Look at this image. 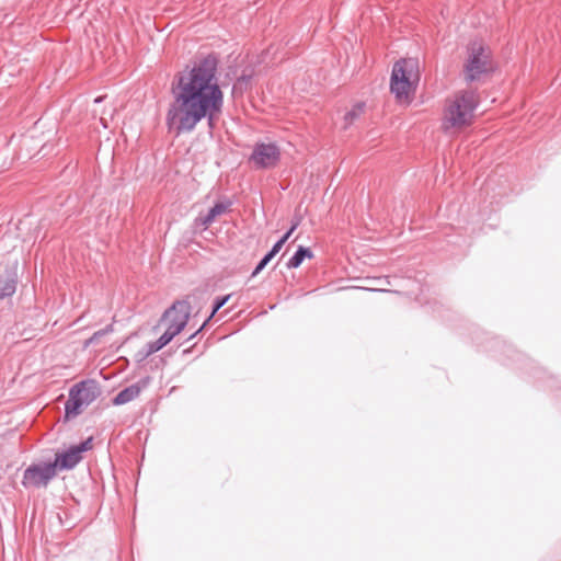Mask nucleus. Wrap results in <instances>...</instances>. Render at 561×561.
Segmentation results:
<instances>
[{
  "label": "nucleus",
  "mask_w": 561,
  "mask_h": 561,
  "mask_svg": "<svg viewBox=\"0 0 561 561\" xmlns=\"http://www.w3.org/2000/svg\"><path fill=\"white\" fill-rule=\"evenodd\" d=\"M219 55H201L183 71L175 75L171 87L173 101L165 124L176 136L192 133L206 121L211 133L224 111L225 94L218 80Z\"/></svg>",
  "instance_id": "f257e3e1"
},
{
  "label": "nucleus",
  "mask_w": 561,
  "mask_h": 561,
  "mask_svg": "<svg viewBox=\"0 0 561 561\" xmlns=\"http://www.w3.org/2000/svg\"><path fill=\"white\" fill-rule=\"evenodd\" d=\"M102 394V389L95 379H83L69 389L68 400L64 407V420L71 421Z\"/></svg>",
  "instance_id": "f03ea898"
},
{
  "label": "nucleus",
  "mask_w": 561,
  "mask_h": 561,
  "mask_svg": "<svg viewBox=\"0 0 561 561\" xmlns=\"http://www.w3.org/2000/svg\"><path fill=\"white\" fill-rule=\"evenodd\" d=\"M467 59L463 65V79L468 83L481 80L494 72L491 49L481 42H470L467 47Z\"/></svg>",
  "instance_id": "7ed1b4c3"
},
{
  "label": "nucleus",
  "mask_w": 561,
  "mask_h": 561,
  "mask_svg": "<svg viewBox=\"0 0 561 561\" xmlns=\"http://www.w3.org/2000/svg\"><path fill=\"white\" fill-rule=\"evenodd\" d=\"M478 106V95L474 90H462L448 106L447 119L454 127L468 125Z\"/></svg>",
  "instance_id": "20e7f679"
},
{
  "label": "nucleus",
  "mask_w": 561,
  "mask_h": 561,
  "mask_svg": "<svg viewBox=\"0 0 561 561\" xmlns=\"http://www.w3.org/2000/svg\"><path fill=\"white\" fill-rule=\"evenodd\" d=\"M416 62L413 59H400L394 62L390 77V92L396 99L408 98L413 87Z\"/></svg>",
  "instance_id": "39448f33"
},
{
  "label": "nucleus",
  "mask_w": 561,
  "mask_h": 561,
  "mask_svg": "<svg viewBox=\"0 0 561 561\" xmlns=\"http://www.w3.org/2000/svg\"><path fill=\"white\" fill-rule=\"evenodd\" d=\"M93 448V437L90 436L79 444L70 445L68 448L57 450L54 460L50 461L56 473L69 471L77 467L83 459V454Z\"/></svg>",
  "instance_id": "423d86ee"
},
{
  "label": "nucleus",
  "mask_w": 561,
  "mask_h": 561,
  "mask_svg": "<svg viewBox=\"0 0 561 561\" xmlns=\"http://www.w3.org/2000/svg\"><path fill=\"white\" fill-rule=\"evenodd\" d=\"M56 474L50 461L32 463L24 470L21 484L25 489L46 488Z\"/></svg>",
  "instance_id": "0eeeda50"
},
{
  "label": "nucleus",
  "mask_w": 561,
  "mask_h": 561,
  "mask_svg": "<svg viewBox=\"0 0 561 561\" xmlns=\"http://www.w3.org/2000/svg\"><path fill=\"white\" fill-rule=\"evenodd\" d=\"M257 169L274 168L280 160V150L275 142H256L249 158Z\"/></svg>",
  "instance_id": "6e6552de"
},
{
  "label": "nucleus",
  "mask_w": 561,
  "mask_h": 561,
  "mask_svg": "<svg viewBox=\"0 0 561 561\" xmlns=\"http://www.w3.org/2000/svg\"><path fill=\"white\" fill-rule=\"evenodd\" d=\"M19 283L18 266H5L0 273V299L11 297L16 291Z\"/></svg>",
  "instance_id": "1a4fd4ad"
},
{
  "label": "nucleus",
  "mask_w": 561,
  "mask_h": 561,
  "mask_svg": "<svg viewBox=\"0 0 561 561\" xmlns=\"http://www.w3.org/2000/svg\"><path fill=\"white\" fill-rule=\"evenodd\" d=\"M191 305L187 300H176L168 308L161 318V321L169 320L174 323H181L184 320V328L188 322Z\"/></svg>",
  "instance_id": "9d476101"
},
{
  "label": "nucleus",
  "mask_w": 561,
  "mask_h": 561,
  "mask_svg": "<svg viewBox=\"0 0 561 561\" xmlns=\"http://www.w3.org/2000/svg\"><path fill=\"white\" fill-rule=\"evenodd\" d=\"M149 381L150 377L147 376L137 382L125 387L112 399V404L118 407L133 401L140 394L141 390L149 385Z\"/></svg>",
  "instance_id": "9b49d317"
},
{
  "label": "nucleus",
  "mask_w": 561,
  "mask_h": 561,
  "mask_svg": "<svg viewBox=\"0 0 561 561\" xmlns=\"http://www.w3.org/2000/svg\"><path fill=\"white\" fill-rule=\"evenodd\" d=\"M232 205L233 202L227 197H224L221 201H217L214 206L208 209L207 214L196 217V226L207 228L213 224L216 217L225 214Z\"/></svg>",
  "instance_id": "f8f14e48"
},
{
  "label": "nucleus",
  "mask_w": 561,
  "mask_h": 561,
  "mask_svg": "<svg viewBox=\"0 0 561 561\" xmlns=\"http://www.w3.org/2000/svg\"><path fill=\"white\" fill-rule=\"evenodd\" d=\"M313 256H314L313 251L310 248L304 247V245H298L295 253L287 261L286 267L288 270L298 268L306 259L310 260Z\"/></svg>",
  "instance_id": "ddd939ff"
},
{
  "label": "nucleus",
  "mask_w": 561,
  "mask_h": 561,
  "mask_svg": "<svg viewBox=\"0 0 561 561\" xmlns=\"http://www.w3.org/2000/svg\"><path fill=\"white\" fill-rule=\"evenodd\" d=\"M231 298V294H228V295H224V296H218L214 299L213 301V305H211V311H210V314L205 319V321L203 322V324L199 327L198 330H196L190 337L188 340H192L194 339L204 328H206V325L209 323V321L215 317V314L229 301V299Z\"/></svg>",
  "instance_id": "4468645a"
},
{
  "label": "nucleus",
  "mask_w": 561,
  "mask_h": 561,
  "mask_svg": "<svg viewBox=\"0 0 561 561\" xmlns=\"http://www.w3.org/2000/svg\"><path fill=\"white\" fill-rule=\"evenodd\" d=\"M252 77V73L242 72V75L237 78L234 84L232 85V95L242 94L243 92L248 91L251 85Z\"/></svg>",
  "instance_id": "2eb2a0df"
},
{
  "label": "nucleus",
  "mask_w": 561,
  "mask_h": 561,
  "mask_svg": "<svg viewBox=\"0 0 561 561\" xmlns=\"http://www.w3.org/2000/svg\"><path fill=\"white\" fill-rule=\"evenodd\" d=\"M365 106V102H357L354 104L344 115L346 125H351L355 119H357L364 113Z\"/></svg>",
  "instance_id": "dca6fc26"
},
{
  "label": "nucleus",
  "mask_w": 561,
  "mask_h": 561,
  "mask_svg": "<svg viewBox=\"0 0 561 561\" xmlns=\"http://www.w3.org/2000/svg\"><path fill=\"white\" fill-rule=\"evenodd\" d=\"M275 256L271 254L270 252H266L264 256L257 262L254 270L251 273V278L256 277L266 266L267 264L274 259Z\"/></svg>",
  "instance_id": "f3484780"
},
{
  "label": "nucleus",
  "mask_w": 561,
  "mask_h": 561,
  "mask_svg": "<svg viewBox=\"0 0 561 561\" xmlns=\"http://www.w3.org/2000/svg\"><path fill=\"white\" fill-rule=\"evenodd\" d=\"M169 332H171L172 336H176L184 330V321L181 323H174L172 321H169V325L167 328Z\"/></svg>",
  "instance_id": "a211bd4d"
},
{
  "label": "nucleus",
  "mask_w": 561,
  "mask_h": 561,
  "mask_svg": "<svg viewBox=\"0 0 561 561\" xmlns=\"http://www.w3.org/2000/svg\"><path fill=\"white\" fill-rule=\"evenodd\" d=\"M144 347L149 355H152L163 348V346L157 340L148 342Z\"/></svg>",
  "instance_id": "6ab92c4d"
},
{
  "label": "nucleus",
  "mask_w": 561,
  "mask_h": 561,
  "mask_svg": "<svg viewBox=\"0 0 561 561\" xmlns=\"http://www.w3.org/2000/svg\"><path fill=\"white\" fill-rule=\"evenodd\" d=\"M174 339V336H172L171 332H169L168 330H165L163 332V334L157 339V341L164 347L165 345H168L172 340Z\"/></svg>",
  "instance_id": "aec40b11"
},
{
  "label": "nucleus",
  "mask_w": 561,
  "mask_h": 561,
  "mask_svg": "<svg viewBox=\"0 0 561 561\" xmlns=\"http://www.w3.org/2000/svg\"><path fill=\"white\" fill-rule=\"evenodd\" d=\"M284 244L285 242L279 238L267 252L276 256V254L282 250Z\"/></svg>",
  "instance_id": "412c9836"
},
{
  "label": "nucleus",
  "mask_w": 561,
  "mask_h": 561,
  "mask_svg": "<svg viewBox=\"0 0 561 561\" xmlns=\"http://www.w3.org/2000/svg\"><path fill=\"white\" fill-rule=\"evenodd\" d=\"M301 220H302V218L300 215L295 214L293 216V218L290 220V227H289L291 229V231H295L299 227V225L301 224Z\"/></svg>",
  "instance_id": "4be33fe9"
},
{
  "label": "nucleus",
  "mask_w": 561,
  "mask_h": 561,
  "mask_svg": "<svg viewBox=\"0 0 561 561\" xmlns=\"http://www.w3.org/2000/svg\"><path fill=\"white\" fill-rule=\"evenodd\" d=\"M149 356L150 355L147 354L145 347H142L139 351H137V353L135 354V359H136V362L141 363Z\"/></svg>",
  "instance_id": "5701e85b"
},
{
  "label": "nucleus",
  "mask_w": 561,
  "mask_h": 561,
  "mask_svg": "<svg viewBox=\"0 0 561 561\" xmlns=\"http://www.w3.org/2000/svg\"><path fill=\"white\" fill-rule=\"evenodd\" d=\"M102 336H103V335H102L101 331L99 330V331H96V332H94V333H93V335H92V336L90 337V340H89V343H95V342H98Z\"/></svg>",
  "instance_id": "b1692460"
},
{
  "label": "nucleus",
  "mask_w": 561,
  "mask_h": 561,
  "mask_svg": "<svg viewBox=\"0 0 561 561\" xmlns=\"http://www.w3.org/2000/svg\"><path fill=\"white\" fill-rule=\"evenodd\" d=\"M294 233L290 228L280 237V239L286 243L290 236Z\"/></svg>",
  "instance_id": "393cba45"
},
{
  "label": "nucleus",
  "mask_w": 561,
  "mask_h": 561,
  "mask_svg": "<svg viewBox=\"0 0 561 561\" xmlns=\"http://www.w3.org/2000/svg\"><path fill=\"white\" fill-rule=\"evenodd\" d=\"M102 335L113 332V324H107L105 328L100 330Z\"/></svg>",
  "instance_id": "a878e982"
},
{
  "label": "nucleus",
  "mask_w": 561,
  "mask_h": 561,
  "mask_svg": "<svg viewBox=\"0 0 561 561\" xmlns=\"http://www.w3.org/2000/svg\"><path fill=\"white\" fill-rule=\"evenodd\" d=\"M104 96H98L94 102L95 103H101L103 101Z\"/></svg>",
  "instance_id": "bb28decb"
},
{
  "label": "nucleus",
  "mask_w": 561,
  "mask_h": 561,
  "mask_svg": "<svg viewBox=\"0 0 561 561\" xmlns=\"http://www.w3.org/2000/svg\"><path fill=\"white\" fill-rule=\"evenodd\" d=\"M373 291H381V293H385L387 291L386 289H371Z\"/></svg>",
  "instance_id": "cd10ccee"
}]
</instances>
